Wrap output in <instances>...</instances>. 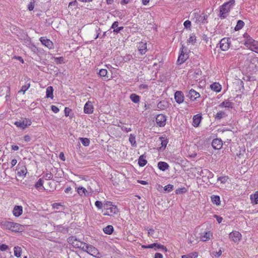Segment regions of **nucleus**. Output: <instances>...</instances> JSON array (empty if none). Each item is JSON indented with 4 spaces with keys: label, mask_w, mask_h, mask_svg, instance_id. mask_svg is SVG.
Returning <instances> with one entry per match:
<instances>
[{
    "label": "nucleus",
    "mask_w": 258,
    "mask_h": 258,
    "mask_svg": "<svg viewBox=\"0 0 258 258\" xmlns=\"http://www.w3.org/2000/svg\"><path fill=\"white\" fill-rule=\"evenodd\" d=\"M8 248V245L6 244H2L0 245V250L2 251H5Z\"/></svg>",
    "instance_id": "nucleus-61"
},
{
    "label": "nucleus",
    "mask_w": 258,
    "mask_h": 258,
    "mask_svg": "<svg viewBox=\"0 0 258 258\" xmlns=\"http://www.w3.org/2000/svg\"><path fill=\"white\" fill-rule=\"evenodd\" d=\"M202 120V116L201 114H198L194 116L192 118V125L195 127H198L200 124Z\"/></svg>",
    "instance_id": "nucleus-22"
},
{
    "label": "nucleus",
    "mask_w": 258,
    "mask_h": 258,
    "mask_svg": "<svg viewBox=\"0 0 258 258\" xmlns=\"http://www.w3.org/2000/svg\"><path fill=\"white\" fill-rule=\"evenodd\" d=\"M14 255L18 257H20L21 252H22L21 248L19 246H15L14 247Z\"/></svg>",
    "instance_id": "nucleus-37"
},
{
    "label": "nucleus",
    "mask_w": 258,
    "mask_h": 258,
    "mask_svg": "<svg viewBox=\"0 0 258 258\" xmlns=\"http://www.w3.org/2000/svg\"><path fill=\"white\" fill-rule=\"evenodd\" d=\"M213 254L215 257H219L222 254V250L221 249H219L218 251L214 252Z\"/></svg>",
    "instance_id": "nucleus-56"
},
{
    "label": "nucleus",
    "mask_w": 258,
    "mask_h": 258,
    "mask_svg": "<svg viewBox=\"0 0 258 258\" xmlns=\"http://www.w3.org/2000/svg\"><path fill=\"white\" fill-rule=\"evenodd\" d=\"M156 123L160 127L164 126L166 124V117L163 114H158L156 119Z\"/></svg>",
    "instance_id": "nucleus-13"
},
{
    "label": "nucleus",
    "mask_w": 258,
    "mask_h": 258,
    "mask_svg": "<svg viewBox=\"0 0 258 258\" xmlns=\"http://www.w3.org/2000/svg\"><path fill=\"white\" fill-rule=\"evenodd\" d=\"M153 244H155V246L154 247H153V248L156 250L157 249H161V250L162 251H166L167 250L166 249V248L163 245H161V244H158V243H153Z\"/></svg>",
    "instance_id": "nucleus-41"
},
{
    "label": "nucleus",
    "mask_w": 258,
    "mask_h": 258,
    "mask_svg": "<svg viewBox=\"0 0 258 258\" xmlns=\"http://www.w3.org/2000/svg\"><path fill=\"white\" fill-rule=\"evenodd\" d=\"M118 22L117 21H115L113 23L111 26V28L113 29V32L114 33H118L120 31L123 29V27L120 26L118 27Z\"/></svg>",
    "instance_id": "nucleus-21"
},
{
    "label": "nucleus",
    "mask_w": 258,
    "mask_h": 258,
    "mask_svg": "<svg viewBox=\"0 0 258 258\" xmlns=\"http://www.w3.org/2000/svg\"><path fill=\"white\" fill-rule=\"evenodd\" d=\"M214 218L216 219L217 222H218V223H221L223 220V218L219 216H218L217 215H215L214 216Z\"/></svg>",
    "instance_id": "nucleus-59"
},
{
    "label": "nucleus",
    "mask_w": 258,
    "mask_h": 258,
    "mask_svg": "<svg viewBox=\"0 0 258 258\" xmlns=\"http://www.w3.org/2000/svg\"><path fill=\"white\" fill-rule=\"evenodd\" d=\"M188 43L195 44L196 42V36L195 34L190 35L189 38L187 40Z\"/></svg>",
    "instance_id": "nucleus-40"
},
{
    "label": "nucleus",
    "mask_w": 258,
    "mask_h": 258,
    "mask_svg": "<svg viewBox=\"0 0 258 258\" xmlns=\"http://www.w3.org/2000/svg\"><path fill=\"white\" fill-rule=\"evenodd\" d=\"M52 59L53 60V62L55 63L56 64H61L66 63V61H65V58L62 56L53 57Z\"/></svg>",
    "instance_id": "nucleus-33"
},
{
    "label": "nucleus",
    "mask_w": 258,
    "mask_h": 258,
    "mask_svg": "<svg viewBox=\"0 0 258 258\" xmlns=\"http://www.w3.org/2000/svg\"><path fill=\"white\" fill-rule=\"evenodd\" d=\"M103 215L111 216L118 212L116 206L109 201H106L103 204Z\"/></svg>",
    "instance_id": "nucleus-2"
},
{
    "label": "nucleus",
    "mask_w": 258,
    "mask_h": 258,
    "mask_svg": "<svg viewBox=\"0 0 258 258\" xmlns=\"http://www.w3.org/2000/svg\"><path fill=\"white\" fill-rule=\"evenodd\" d=\"M43 180L42 179L40 178L36 183L35 184V187L37 189H39L41 187H42L43 188H44V187L43 186Z\"/></svg>",
    "instance_id": "nucleus-47"
},
{
    "label": "nucleus",
    "mask_w": 258,
    "mask_h": 258,
    "mask_svg": "<svg viewBox=\"0 0 258 258\" xmlns=\"http://www.w3.org/2000/svg\"><path fill=\"white\" fill-rule=\"evenodd\" d=\"M244 26V23L243 21L239 20L237 22L236 26L234 28L235 31H238L241 29Z\"/></svg>",
    "instance_id": "nucleus-34"
},
{
    "label": "nucleus",
    "mask_w": 258,
    "mask_h": 258,
    "mask_svg": "<svg viewBox=\"0 0 258 258\" xmlns=\"http://www.w3.org/2000/svg\"><path fill=\"white\" fill-rule=\"evenodd\" d=\"M174 98L177 103H182L184 101V96L182 92L179 91H176L174 94Z\"/></svg>",
    "instance_id": "nucleus-18"
},
{
    "label": "nucleus",
    "mask_w": 258,
    "mask_h": 258,
    "mask_svg": "<svg viewBox=\"0 0 258 258\" xmlns=\"http://www.w3.org/2000/svg\"><path fill=\"white\" fill-rule=\"evenodd\" d=\"M211 200L212 203L213 204L216 205L217 206H219L220 205L221 200H220V198L219 196L212 195L211 197Z\"/></svg>",
    "instance_id": "nucleus-28"
},
{
    "label": "nucleus",
    "mask_w": 258,
    "mask_h": 258,
    "mask_svg": "<svg viewBox=\"0 0 258 258\" xmlns=\"http://www.w3.org/2000/svg\"><path fill=\"white\" fill-rule=\"evenodd\" d=\"M130 99L135 103H137L140 101V97L136 94H132L130 95Z\"/></svg>",
    "instance_id": "nucleus-36"
},
{
    "label": "nucleus",
    "mask_w": 258,
    "mask_h": 258,
    "mask_svg": "<svg viewBox=\"0 0 258 258\" xmlns=\"http://www.w3.org/2000/svg\"><path fill=\"white\" fill-rule=\"evenodd\" d=\"M184 49L186 50V49L182 46V50H181V53L179 55L178 58L177 60V63H179V64L184 63L188 57V54L186 53L185 51L184 52Z\"/></svg>",
    "instance_id": "nucleus-14"
},
{
    "label": "nucleus",
    "mask_w": 258,
    "mask_h": 258,
    "mask_svg": "<svg viewBox=\"0 0 258 258\" xmlns=\"http://www.w3.org/2000/svg\"><path fill=\"white\" fill-rule=\"evenodd\" d=\"M212 236L213 233L210 231H207L201 234L200 239L203 241H207L209 240Z\"/></svg>",
    "instance_id": "nucleus-17"
},
{
    "label": "nucleus",
    "mask_w": 258,
    "mask_h": 258,
    "mask_svg": "<svg viewBox=\"0 0 258 258\" xmlns=\"http://www.w3.org/2000/svg\"><path fill=\"white\" fill-rule=\"evenodd\" d=\"M147 162L145 159L144 158L143 156H140L139 159L138 163L139 165L143 167L146 164Z\"/></svg>",
    "instance_id": "nucleus-43"
},
{
    "label": "nucleus",
    "mask_w": 258,
    "mask_h": 258,
    "mask_svg": "<svg viewBox=\"0 0 258 258\" xmlns=\"http://www.w3.org/2000/svg\"><path fill=\"white\" fill-rule=\"evenodd\" d=\"M123 60L124 61V62H127V60H128L129 61L131 60H133V59L132 58V56L131 55H126L123 58Z\"/></svg>",
    "instance_id": "nucleus-57"
},
{
    "label": "nucleus",
    "mask_w": 258,
    "mask_h": 258,
    "mask_svg": "<svg viewBox=\"0 0 258 258\" xmlns=\"http://www.w3.org/2000/svg\"><path fill=\"white\" fill-rule=\"evenodd\" d=\"M34 5H35V2L33 1V2H31L29 5H28V9L30 11H32L33 9H34Z\"/></svg>",
    "instance_id": "nucleus-54"
},
{
    "label": "nucleus",
    "mask_w": 258,
    "mask_h": 258,
    "mask_svg": "<svg viewBox=\"0 0 258 258\" xmlns=\"http://www.w3.org/2000/svg\"><path fill=\"white\" fill-rule=\"evenodd\" d=\"M121 130L123 131H124L125 132H131L132 131L131 128L130 127H125V126H122L121 127Z\"/></svg>",
    "instance_id": "nucleus-64"
},
{
    "label": "nucleus",
    "mask_w": 258,
    "mask_h": 258,
    "mask_svg": "<svg viewBox=\"0 0 258 258\" xmlns=\"http://www.w3.org/2000/svg\"><path fill=\"white\" fill-rule=\"evenodd\" d=\"M155 246V245L153 244H153H149L147 245H143L142 246V247H143L144 248H153V247H154Z\"/></svg>",
    "instance_id": "nucleus-60"
},
{
    "label": "nucleus",
    "mask_w": 258,
    "mask_h": 258,
    "mask_svg": "<svg viewBox=\"0 0 258 258\" xmlns=\"http://www.w3.org/2000/svg\"><path fill=\"white\" fill-rule=\"evenodd\" d=\"M72 111L71 109L69 107H65L64 110V113L66 116L68 117L70 116V113Z\"/></svg>",
    "instance_id": "nucleus-55"
},
{
    "label": "nucleus",
    "mask_w": 258,
    "mask_h": 258,
    "mask_svg": "<svg viewBox=\"0 0 258 258\" xmlns=\"http://www.w3.org/2000/svg\"><path fill=\"white\" fill-rule=\"evenodd\" d=\"M23 213V207L21 206H15L13 210V214L16 217H18Z\"/></svg>",
    "instance_id": "nucleus-19"
},
{
    "label": "nucleus",
    "mask_w": 258,
    "mask_h": 258,
    "mask_svg": "<svg viewBox=\"0 0 258 258\" xmlns=\"http://www.w3.org/2000/svg\"><path fill=\"white\" fill-rule=\"evenodd\" d=\"M68 243L75 248H80L83 250L86 243L80 241L75 236H71L68 239Z\"/></svg>",
    "instance_id": "nucleus-4"
},
{
    "label": "nucleus",
    "mask_w": 258,
    "mask_h": 258,
    "mask_svg": "<svg viewBox=\"0 0 258 258\" xmlns=\"http://www.w3.org/2000/svg\"><path fill=\"white\" fill-rule=\"evenodd\" d=\"M30 86V83H27L25 85L22 86L21 89L19 91V93L22 92L23 94H24L25 92L29 88Z\"/></svg>",
    "instance_id": "nucleus-44"
},
{
    "label": "nucleus",
    "mask_w": 258,
    "mask_h": 258,
    "mask_svg": "<svg viewBox=\"0 0 258 258\" xmlns=\"http://www.w3.org/2000/svg\"><path fill=\"white\" fill-rule=\"evenodd\" d=\"M80 140L84 146H88L90 144V140L88 138H80Z\"/></svg>",
    "instance_id": "nucleus-42"
},
{
    "label": "nucleus",
    "mask_w": 258,
    "mask_h": 258,
    "mask_svg": "<svg viewBox=\"0 0 258 258\" xmlns=\"http://www.w3.org/2000/svg\"><path fill=\"white\" fill-rule=\"evenodd\" d=\"M107 74V71L106 69H101L99 71V75L100 77H106Z\"/></svg>",
    "instance_id": "nucleus-49"
},
{
    "label": "nucleus",
    "mask_w": 258,
    "mask_h": 258,
    "mask_svg": "<svg viewBox=\"0 0 258 258\" xmlns=\"http://www.w3.org/2000/svg\"><path fill=\"white\" fill-rule=\"evenodd\" d=\"M158 142V150L163 151L166 147L168 143V140L165 137H160L159 139Z\"/></svg>",
    "instance_id": "nucleus-15"
},
{
    "label": "nucleus",
    "mask_w": 258,
    "mask_h": 258,
    "mask_svg": "<svg viewBox=\"0 0 258 258\" xmlns=\"http://www.w3.org/2000/svg\"><path fill=\"white\" fill-rule=\"evenodd\" d=\"M219 44L220 49L222 51H226L230 48V39L229 38H223L220 40Z\"/></svg>",
    "instance_id": "nucleus-7"
},
{
    "label": "nucleus",
    "mask_w": 258,
    "mask_h": 258,
    "mask_svg": "<svg viewBox=\"0 0 258 258\" xmlns=\"http://www.w3.org/2000/svg\"><path fill=\"white\" fill-rule=\"evenodd\" d=\"M234 0H230L229 2L225 3L221 6L218 16L222 19H225L227 17L230 10L234 5Z\"/></svg>",
    "instance_id": "nucleus-1"
},
{
    "label": "nucleus",
    "mask_w": 258,
    "mask_h": 258,
    "mask_svg": "<svg viewBox=\"0 0 258 258\" xmlns=\"http://www.w3.org/2000/svg\"><path fill=\"white\" fill-rule=\"evenodd\" d=\"M129 141H130V142L132 146L136 147L137 144H136V141L135 136H134L133 134H131L130 135Z\"/></svg>",
    "instance_id": "nucleus-38"
},
{
    "label": "nucleus",
    "mask_w": 258,
    "mask_h": 258,
    "mask_svg": "<svg viewBox=\"0 0 258 258\" xmlns=\"http://www.w3.org/2000/svg\"><path fill=\"white\" fill-rule=\"evenodd\" d=\"M245 46L251 50L252 51L258 53V41L252 39L251 41L248 42V44H245Z\"/></svg>",
    "instance_id": "nucleus-11"
},
{
    "label": "nucleus",
    "mask_w": 258,
    "mask_h": 258,
    "mask_svg": "<svg viewBox=\"0 0 258 258\" xmlns=\"http://www.w3.org/2000/svg\"><path fill=\"white\" fill-rule=\"evenodd\" d=\"M39 41L41 44L48 48L49 49H51L53 48V42L49 39H47L46 37H41L39 38Z\"/></svg>",
    "instance_id": "nucleus-10"
},
{
    "label": "nucleus",
    "mask_w": 258,
    "mask_h": 258,
    "mask_svg": "<svg viewBox=\"0 0 258 258\" xmlns=\"http://www.w3.org/2000/svg\"><path fill=\"white\" fill-rule=\"evenodd\" d=\"M27 173V170L26 167L24 166H19L18 168L17 174L19 176H25Z\"/></svg>",
    "instance_id": "nucleus-23"
},
{
    "label": "nucleus",
    "mask_w": 258,
    "mask_h": 258,
    "mask_svg": "<svg viewBox=\"0 0 258 258\" xmlns=\"http://www.w3.org/2000/svg\"><path fill=\"white\" fill-rule=\"evenodd\" d=\"M28 47L34 53L38 54L39 52L38 48L33 43L30 42L29 43Z\"/></svg>",
    "instance_id": "nucleus-32"
},
{
    "label": "nucleus",
    "mask_w": 258,
    "mask_h": 258,
    "mask_svg": "<svg viewBox=\"0 0 258 258\" xmlns=\"http://www.w3.org/2000/svg\"><path fill=\"white\" fill-rule=\"evenodd\" d=\"M71 6H74L75 7V8H78V3L77 1V0H75L74 1H72L69 4V7H70Z\"/></svg>",
    "instance_id": "nucleus-52"
},
{
    "label": "nucleus",
    "mask_w": 258,
    "mask_h": 258,
    "mask_svg": "<svg viewBox=\"0 0 258 258\" xmlns=\"http://www.w3.org/2000/svg\"><path fill=\"white\" fill-rule=\"evenodd\" d=\"M230 240L235 243H238L242 238L241 234L237 231H233L229 234Z\"/></svg>",
    "instance_id": "nucleus-8"
},
{
    "label": "nucleus",
    "mask_w": 258,
    "mask_h": 258,
    "mask_svg": "<svg viewBox=\"0 0 258 258\" xmlns=\"http://www.w3.org/2000/svg\"><path fill=\"white\" fill-rule=\"evenodd\" d=\"M114 230L113 227L112 225H108L103 229V232L108 235L111 234Z\"/></svg>",
    "instance_id": "nucleus-31"
},
{
    "label": "nucleus",
    "mask_w": 258,
    "mask_h": 258,
    "mask_svg": "<svg viewBox=\"0 0 258 258\" xmlns=\"http://www.w3.org/2000/svg\"><path fill=\"white\" fill-rule=\"evenodd\" d=\"M83 251L97 258H100L101 256V254L98 250L92 245H88L86 243Z\"/></svg>",
    "instance_id": "nucleus-5"
},
{
    "label": "nucleus",
    "mask_w": 258,
    "mask_h": 258,
    "mask_svg": "<svg viewBox=\"0 0 258 258\" xmlns=\"http://www.w3.org/2000/svg\"><path fill=\"white\" fill-rule=\"evenodd\" d=\"M139 51L142 54H145L147 50V44L146 43L141 42L138 46Z\"/></svg>",
    "instance_id": "nucleus-25"
},
{
    "label": "nucleus",
    "mask_w": 258,
    "mask_h": 258,
    "mask_svg": "<svg viewBox=\"0 0 258 258\" xmlns=\"http://www.w3.org/2000/svg\"><path fill=\"white\" fill-rule=\"evenodd\" d=\"M228 179V177L226 176H221L218 178V181L221 182V183H225Z\"/></svg>",
    "instance_id": "nucleus-48"
},
{
    "label": "nucleus",
    "mask_w": 258,
    "mask_h": 258,
    "mask_svg": "<svg viewBox=\"0 0 258 258\" xmlns=\"http://www.w3.org/2000/svg\"><path fill=\"white\" fill-rule=\"evenodd\" d=\"M24 140L25 142H29L31 140V137L29 135H25L24 137Z\"/></svg>",
    "instance_id": "nucleus-63"
},
{
    "label": "nucleus",
    "mask_w": 258,
    "mask_h": 258,
    "mask_svg": "<svg viewBox=\"0 0 258 258\" xmlns=\"http://www.w3.org/2000/svg\"><path fill=\"white\" fill-rule=\"evenodd\" d=\"M219 107L222 108H231L232 107V103L228 101H223L219 105Z\"/></svg>",
    "instance_id": "nucleus-35"
},
{
    "label": "nucleus",
    "mask_w": 258,
    "mask_h": 258,
    "mask_svg": "<svg viewBox=\"0 0 258 258\" xmlns=\"http://www.w3.org/2000/svg\"><path fill=\"white\" fill-rule=\"evenodd\" d=\"M51 110L55 113H57L59 112V108L55 105H52L51 106Z\"/></svg>",
    "instance_id": "nucleus-58"
},
{
    "label": "nucleus",
    "mask_w": 258,
    "mask_h": 258,
    "mask_svg": "<svg viewBox=\"0 0 258 258\" xmlns=\"http://www.w3.org/2000/svg\"><path fill=\"white\" fill-rule=\"evenodd\" d=\"M198 256V253L194 252L190 253L188 254L183 255L182 256V258H197Z\"/></svg>",
    "instance_id": "nucleus-39"
},
{
    "label": "nucleus",
    "mask_w": 258,
    "mask_h": 258,
    "mask_svg": "<svg viewBox=\"0 0 258 258\" xmlns=\"http://www.w3.org/2000/svg\"><path fill=\"white\" fill-rule=\"evenodd\" d=\"M53 88L52 86H49L46 88V97L48 98H53Z\"/></svg>",
    "instance_id": "nucleus-30"
},
{
    "label": "nucleus",
    "mask_w": 258,
    "mask_h": 258,
    "mask_svg": "<svg viewBox=\"0 0 258 258\" xmlns=\"http://www.w3.org/2000/svg\"><path fill=\"white\" fill-rule=\"evenodd\" d=\"M95 205L98 209H101L102 208H103V204L101 202L99 201H97L95 202Z\"/></svg>",
    "instance_id": "nucleus-51"
},
{
    "label": "nucleus",
    "mask_w": 258,
    "mask_h": 258,
    "mask_svg": "<svg viewBox=\"0 0 258 258\" xmlns=\"http://www.w3.org/2000/svg\"><path fill=\"white\" fill-rule=\"evenodd\" d=\"M195 18L196 19V22L199 23L205 24L208 23L207 21L208 15L206 14L202 13L201 15L196 14Z\"/></svg>",
    "instance_id": "nucleus-9"
},
{
    "label": "nucleus",
    "mask_w": 258,
    "mask_h": 258,
    "mask_svg": "<svg viewBox=\"0 0 258 258\" xmlns=\"http://www.w3.org/2000/svg\"><path fill=\"white\" fill-rule=\"evenodd\" d=\"M250 200L252 205L258 204V190L250 196Z\"/></svg>",
    "instance_id": "nucleus-27"
},
{
    "label": "nucleus",
    "mask_w": 258,
    "mask_h": 258,
    "mask_svg": "<svg viewBox=\"0 0 258 258\" xmlns=\"http://www.w3.org/2000/svg\"><path fill=\"white\" fill-rule=\"evenodd\" d=\"M94 112V106L93 103L88 101L84 106V112L86 114H90Z\"/></svg>",
    "instance_id": "nucleus-12"
},
{
    "label": "nucleus",
    "mask_w": 258,
    "mask_h": 258,
    "mask_svg": "<svg viewBox=\"0 0 258 258\" xmlns=\"http://www.w3.org/2000/svg\"><path fill=\"white\" fill-rule=\"evenodd\" d=\"M222 141L218 139H215L213 140L212 146L215 149L219 150L222 147Z\"/></svg>",
    "instance_id": "nucleus-20"
},
{
    "label": "nucleus",
    "mask_w": 258,
    "mask_h": 258,
    "mask_svg": "<svg viewBox=\"0 0 258 258\" xmlns=\"http://www.w3.org/2000/svg\"><path fill=\"white\" fill-rule=\"evenodd\" d=\"M31 121L28 118H24L22 120H19L14 122V124L18 128L24 130L31 124Z\"/></svg>",
    "instance_id": "nucleus-6"
},
{
    "label": "nucleus",
    "mask_w": 258,
    "mask_h": 258,
    "mask_svg": "<svg viewBox=\"0 0 258 258\" xmlns=\"http://www.w3.org/2000/svg\"><path fill=\"white\" fill-rule=\"evenodd\" d=\"M3 226L5 228L14 232H22L24 230V226L12 222L6 221Z\"/></svg>",
    "instance_id": "nucleus-3"
},
{
    "label": "nucleus",
    "mask_w": 258,
    "mask_h": 258,
    "mask_svg": "<svg viewBox=\"0 0 258 258\" xmlns=\"http://www.w3.org/2000/svg\"><path fill=\"white\" fill-rule=\"evenodd\" d=\"M225 115V113L224 111H220L215 115V119H220Z\"/></svg>",
    "instance_id": "nucleus-46"
},
{
    "label": "nucleus",
    "mask_w": 258,
    "mask_h": 258,
    "mask_svg": "<svg viewBox=\"0 0 258 258\" xmlns=\"http://www.w3.org/2000/svg\"><path fill=\"white\" fill-rule=\"evenodd\" d=\"M13 59H18L20 61V63H24V60L21 56H15L13 58Z\"/></svg>",
    "instance_id": "nucleus-62"
},
{
    "label": "nucleus",
    "mask_w": 258,
    "mask_h": 258,
    "mask_svg": "<svg viewBox=\"0 0 258 258\" xmlns=\"http://www.w3.org/2000/svg\"><path fill=\"white\" fill-rule=\"evenodd\" d=\"M77 189V192L78 194L81 197L86 196L88 192L86 189L82 186H79L76 187Z\"/></svg>",
    "instance_id": "nucleus-29"
},
{
    "label": "nucleus",
    "mask_w": 258,
    "mask_h": 258,
    "mask_svg": "<svg viewBox=\"0 0 258 258\" xmlns=\"http://www.w3.org/2000/svg\"><path fill=\"white\" fill-rule=\"evenodd\" d=\"M158 167L160 170L165 171L169 168V166L165 162L160 161L158 163Z\"/></svg>",
    "instance_id": "nucleus-26"
},
{
    "label": "nucleus",
    "mask_w": 258,
    "mask_h": 258,
    "mask_svg": "<svg viewBox=\"0 0 258 258\" xmlns=\"http://www.w3.org/2000/svg\"><path fill=\"white\" fill-rule=\"evenodd\" d=\"M183 25L185 28H190L191 26V22L189 20H186L184 22Z\"/></svg>",
    "instance_id": "nucleus-53"
},
{
    "label": "nucleus",
    "mask_w": 258,
    "mask_h": 258,
    "mask_svg": "<svg viewBox=\"0 0 258 258\" xmlns=\"http://www.w3.org/2000/svg\"><path fill=\"white\" fill-rule=\"evenodd\" d=\"M243 37L245 39V42L243 43L244 45L245 44H248V42L251 41V40L252 39V38L247 33H245L243 34Z\"/></svg>",
    "instance_id": "nucleus-45"
},
{
    "label": "nucleus",
    "mask_w": 258,
    "mask_h": 258,
    "mask_svg": "<svg viewBox=\"0 0 258 258\" xmlns=\"http://www.w3.org/2000/svg\"><path fill=\"white\" fill-rule=\"evenodd\" d=\"M210 88L212 90L216 92H220L222 89L221 85L219 83H214L210 85Z\"/></svg>",
    "instance_id": "nucleus-24"
},
{
    "label": "nucleus",
    "mask_w": 258,
    "mask_h": 258,
    "mask_svg": "<svg viewBox=\"0 0 258 258\" xmlns=\"http://www.w3.org/2000/svg\"><path fill=\"white\" fill-rule=\"evenodd\" d=\"M164 190L168 192H170L173 189V185L172 184H168L164 186Z\"/></svg>",
    "instance_id": "nucleus-50"
},
{
    "label": "nucleus",
    "mask_w": 258,
    "mask_h": 258,
    "mask_svg": "<svg viewBox=\"0 0 258 258\" xmlns=\"http://www.w3.org/2000/svg\"><path fill=\"white\" fill-rule=\"evenodd\" d=\"M187 96L191 101H194L200 98L201 95L199 93L191 89L189 91Z\"/></svg>",
    "instance_id": "nucleus-16"
}]
</instances>
